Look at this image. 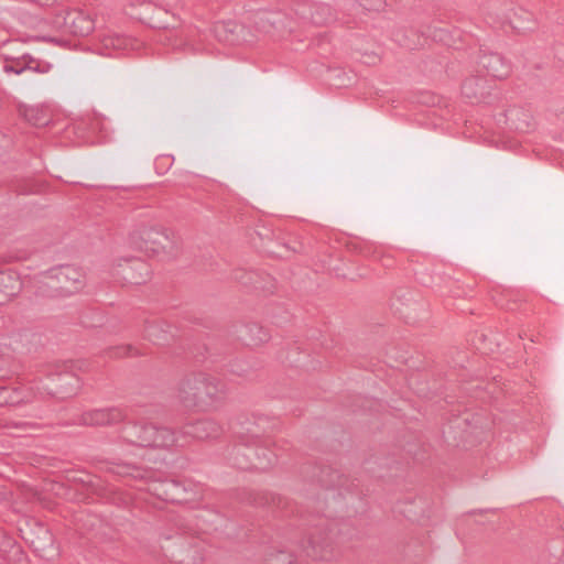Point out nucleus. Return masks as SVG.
<instances>
[{"label":"nucleus","instance_id":"obj_1","mask_svg":"<svg viewBox=\"0 0 564 564\" xmlns=\"http://www.w3.org/2000/svg\"><path fill=\"white\" fill-rule=\"evenodd\" d=\"M132 245L145 257L160 261L172 259L176 252L173 231L159 224L149 225L134 231Z\"/></svg>","mask_w":564,"mask_h":564},{"label":"nucleus","instance_id":"obj_2","mask_svg":"<svg viewBox=\"0 0 564 564\" xmlns=\"http://www.w3.org/2000/svg\"><path fill=\"white\" fill-rule=\"evenodd\" d=\"M181 393L186 406L206 410L217 400L219 389L207 378H194L182 384Z\"/></svg>","mask_w":564,"mask_h":564},{"label":"nucleus","instance_id":"obj_3","mask_svg":"<svg viewBox=\"0 0 564 564\" xmlns=\"http://www.w3.org/2000/svg\"><path fill=\"white\" fill-rule=\"evenodd\" d=\"M113 271L124 279L138 283L144 281L150 273L149 267L143 260L128 256L119 257L113 261Z\"/></svg>","mask_w":564,"mask_h":564},{"label":"nucleus","instance_id":"obj_4","mask_svg":"<svg viewBox=\"0 0 564 564\" xmlns=\"http://www.w3.org/2000/svg\"><path fill=\"white\" fill-rule=\"evenodd\" d=\"M57 26L65 28L70 33L77 35H85L93 31L94 22L80 11H70L66 13L62 22H57Z\"/></svg>","mask_w":564,"mask_h":564},{"label":"nucleus","instance_id":"obj_5","mask_svg":"<svg viewBox=\"0 0 564 564\" xmlns=\"http://www.w3.org/2000/svg\"><path fill=\"white\" fill-rule=\"evenodd\" d=\"M58 280L67 292H77L84 288L83 273L72 267L62 268L58 272Z\"/></svg>","mask_w":564,"mask_h":564},{"label":"nucleus","instance_id":"obj_6","mask_svg":"<svg viewBox=\"0 0 564 564\" xmlns=\"http://www.w3.org/2000/svg\"><path fill=\"white\" fill-rule=\"evenodd\" d=\"M21 289L19 278L13 273L0 274V302L7 301L15 295Z\"/></svg>","mask_w":564,"mask_h":564},{"label":"nucleus","instance_id":"obj_7","mask_svg":"<svg viewBox=\"0 0 564 564\" xmlns=\"http://www.w3.org/2000/svg\"><path fill=\"white\" fill-rule=\"evenodd\" d=\"M21 113L24 117V119L33 126L40 127L44 126L47 122V116L39 107L25 106L21 109Z\"/></svg>","mask_w":564,"mask_h":564},{"label":"nucleus","instance_id":"obj_8","mask_svg":"<svg viewBox=\"0 0 564 564\" xmlns=\"http://www.w3.org/2000/svg\"><path fill=\"white\" fill-rule=\"evenodd\" d=\"M380 55L377 54V53H373L369 56H367V59L366 62L369 63V64H377L379 61H380Z\"/></svg>","mask_w":564,"mask_h":564},{"label":"nucleus","instance_id":"obj_9","mask_svg":"<svg viewBox=\"0 0 564 564\" xmlns=\"http://www.w3.org/2000/svg\"><path fill=\"white\" fill-rule=\"evenodd\" d=\"M4 70H6L7 73H11V72H12V73H15V74H19V73H20V70L14 69V67H13V66H11V65H6V66H4Z\"/></svg>","mask_w":564,"mask_h":564}]
</instances>
